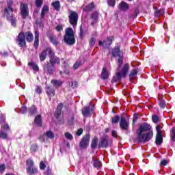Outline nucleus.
<instances>
[{
  "label": "nucleus",
  "mask_w": 175,
  "mask_h": 175,
  "mask_svg": "<svg viewBox=\"0 0 175 175\" xmlns=\"http://www.w3.org/2000/svg\"><path fill=\"white\" fill-rule=\"evenodd\" d=\"M151 125L148 123L144 122L139 124L137 130V139L141 143H147L152 139L154 133L151 131Z\"/></svg>",
  "instance_id": "1"
},
{
  "label": "nucleus",
  "mask_w": 175,
  "mask_h": 175,
  "mask_svg": "<svg viewBox=\"0 0 175 175\" xmlns=\"http://www.w3.org/2000/svg\"><path fill=\"white\" fill-rule=\"evenodd\" d=\"M64 42L68 46H73L76 43V38H75V33L73 29L68 27L65 29V35L64 36Z\"/></svg>",
  "instance_id": "2"
},
{
  "label": "nucleus",
  "mask_w": 175,
  "mask_h": 175,
  "mask_svg": "<svg viewBox=\"0 0 175 175\" xmlns=\"http://www.w3.org/2000/svg\"><path fill=\"white\" fill-rule=\"evenodd\" d=\"M118 70L116 72V80L120 81L122 77H126L128 72H129V64H125L121 67V65L118 63Z\"/></svg>",
  "instance_id": "3"
},
{
  "label": "nucleus",
  "mask_w": 175,
  "mask_h": 175,
  "mask_svg": "<svg viewBox=\"0 0 175 175\" xmlns=\"http://www.w3.org/2000/svg\"><path fill=\"white\" fill-rule=\"evenodd\" d=\"M111 54L112 57L118 58V64H119V65L124 64V53L120 50V46H116L114 49H112Z\"/></svg>",
  "instance_id": "4"
},
{
  "label": "nucleus",
  "mask_w": 175,
  "mask_h": 175,
  "mask_svg": "<svg viewBox=\"0 0 175 175\" xmlns=\"http://www.w3.org/2000/svg\"><path fill=\"white\" fill-rule=\"evenodd\" d=\"M26 165L27 166L26 171L29 175L36 174L38 173V168L33 166V160L29 159L26 161Z\"/></svg>",
  "instance_id": "5"
},
{
  "label": "nucleus",
  "mask_w": 175,
  "mask_h": 175,
  "mask_svg": "<svg viewBox=\"0 0 175 175\" xmlns=\"http://www.w3.org/2000/svg\"><path fill=\"white\" fill-rule=\"evenodd\" d=\"M16 43L19 47H25L27 42L25 41V33L21 31L16 38Z\"/></svg>",
  "instance_id": "6"
},
{
  "label": "nucleus",
  "mask_w": 175,
  "mask_h": 175,
  "mask_svg": "<svg viewBox=\"0 0 175 175\" xmlns=\"http://www.w3.org/2000/svg\"><path fill=\"white\" fill-rule=\"evenodd\" d=\"M68 18L70 24H71L73 28H75V27L77 25V21L79 20V14H77V12L75 11H70L68 16Z\"/></svg>",
  "instance_id": "7"
},
{
  "label": "nucleus",
  "mask_w": 175,
  "mask_h": 175,
  "mask_svg": "<svg viewBox=\"0 0 175 175\" xmlns=\"http://www.w3.org/2000/svg\"><path fill=\"white\" fill-rule=\"evenodd\" d=\"M156 131H157V135H156V144L157 146H159L160 144H162V142H163V137H162V126L159 124H158L156 126Z\"/></svg>",
  "instance_id": "8"
},
{
  "label": "nucleus",
  "mask_w": 175,
  "mask_h": 175,
  "mask_svg": "<svg viewBox=\"0 0 175 175\" xmlns=\"http://www.w3.org/2000/svg\"><path fill=\"white\" fill-rule=\"evenodd\" d=\"M91 139V135L90 134H87L84 136L81 141L79 143V147L81 150H84L88 147V144H90V139Z\"/></svg>",
  "instance_id": "9"
},
{
  "label": "nucleus",
  "mask_w": 175,
  "mask_h": 175,
  "mask_svg": "<svg viewBox=\"0 0 175 175\" xmlns=\"http://www.w3.org/2000/svg\"><path fill=\"white\" fill-rule=\"evenodd\" d=\"M21 14L23 17V18H27L28 17V15L29 14V10L28 9V5L26 3H22L21 4Z\"/></svg>",
  "instance_id": "10"
},
{
  "label": "nucleus",
  "mask_w": 175,
  "mask_h": 175,
  "mask_svg": "<svg viewBox=\"0 0 175 175\" xmlns=\"http://www.w3.org/2000/svg\"><path fill=\"white\" fill-rule=\"evenodd\" d=\"M114 38L113 36H110L107 38L106 40H105L103 42L102 41H99V46H103L105 49H107L111 43H113Z\"/></svg>",
  "instance_id": "11"
},
{
  "label": "nucleus",
  "mask_w": 175,
  "mask_h": 175,
  "mask_svg": "<svg viewBox=\"0 0 175 175\" xmlns=\"http://www.w3.org/2000/svg\"><path fill=\"white\" fill-rule=\"evenodd\" d=\"M90 19L92 20L91 25L94 27V25H96L98 24V22L99 21V12H94L92 13Z\"/></svg>",
  "instance_id": "12"
},
{
  "label": "nucleus",
  "mask_w": 175,
  "mask_h": 175,
  "mask_svg": "<svg viewBox=\"0 0 175 175\" xmlns=\"http://www.w3.org/2000/svg\"><path fill=\"white\" fill-rule=\"evenodd\" d=\"M120 126L122 131H128V129H129V123L124 117H121Z\"/></svg>",
  "instance_id": "13"
},
{
  "label": "nucleus",
  "mask_w": 175,
  "mask_h": 175,
  "mask_svg": "<svg viewBox=\"0 0 175 175\" xmlns=\"http://www.w3.org/2000/svg\"><path fill=\"white\" fill-rule=\"evenodd\" d=\"M110 143V139L107 135L103 137L100 141V146L104 148L109 147V144Z\"/></svg>",
  "instance_id": "14"
},
{
  "label": "nucleus",
  "mask_w": 175,
  "mask_h": 175,
  "mask_svg": "<svg viewBox=\"0 0 175 175\" xmlns=\"http://www.w3.org/2000/svg\"><path fill=\"white\" fill-rule=\"evenodd\" d=\"M7 5L8 7L4 10V14H12V13H13V8H12V5H13V0H8L7 1Z\"/></svg>",
  "instance_id": "15"
},
{
  "label": "nucleus",
  "mask_w": 175,
  "mask_h": 175,
  "mask_svg": "<svg viewBox=\"0 0 175 175\" xmlns=\"http://www.w3.org/2000/svg\"><path fill=\"white\" fill-rule=\"evenodd\" d=\"M6 122V119L3 118L1 120H0V124H1V129L3 131H10V126H9V124Z\"/></svg>",
  "instance_id": "16"
},
{
  "label": "nucleus",
  "mask_w": 175,
  "mask_h": 175,
  "mask_svg": "<svg viewBox=\"0 0 175 175\" xmlns=\"http://www.w3.org/2000/svg\"><path fill=\"white\" fill-rule=\"evenodd\" d=\"M81 111L83 117H88L90 114H91V111H92V109H91V107H90V106H88L83 107Z\"/></svg>",
  "instance_id": "17"
},
{
  "label": "nucleus",
  "mask_w": 175,
  "mask_h": 175,
  "mask_svg": "<svg viewBox=\"0 0 175 175\" xmlns=\"http://www.w3.org/2000/svg\"><path fill=\"white\" fill-rule=\"evenodd\" d=\"M7 19L10 20L11 21V24L12 27H16V18L13 17V13L5 14Z\"/></svg>",
  "instance_id": "18"
},
{
  "label": "nucleus",
  "mask_w": 175,
  "mask_h": 175,
  "mask_svg": "<svg viewBox=\"0 0 175 175\" xmlns=\"http://www.w3.org/2000/svg\"><path fill=\"white\" fill-rule=\"evenodd\" d=\"M34 47L35 49L39 47V30L35 31Z\"/></svg>",
  "instance_id": "19"
},
{
  "label": "nucleus",
  "mask_w": 175,
  "mask_h": 175,
  "mask_svg": "<svg viewBox=\"0 0 175 175\" xmlns=\"http://www.w3.org/2000/svg\"><path fill=\"white\" fill-rule=\"evenodd\" d=\"M39 57H40V61L41 62H43V61H44L47 58V51H46V49L43 50L42 51H41L40 53Z\"/></svg>",
  "instance_id": "20"
},
{
  "label": "nucleus",
  "mask_w": 175,
  "mask_h": 175,
  "mask_svg": "<svg viewBox=\"0 0 175 175\" xmlns=\"http://www.w3.org/2000/svg\"><path fill=\"white\" fill-rule=\"evenodd\" d=\"M25 38L27 42H32L33 40V34L31 31H27L25 33Z\"/></svg>",
  "instance_id": "21"
},
{
  "label": "nucleus",
  "mask_w": 175,
  "mask_h": 175,
  "mask_svg": "<svg viewBox=\"0 0 175 175\" xmlns=\"http://www.w3.org/2000/svg\"><path fill=\"white\" fill-rule=\"evenodd\" d=\"M46 94L50 98H51V96H54L55 95V90L54 88L48 86L46 87Z\"/></svg>",
  "instance_id": "22"
},
{
  "label": "nucleus",
  "mask_w": 175,
  "mask_h": 175,
  "mask_svg": "<svg viewBox=\"0 0 175 175\" xmlns=\"http://www.w3.org/2000/svg\"><path fill=\"white\" fill-rule=\"evenodd\" d=\"M119 8L120 10H123L124 12H125V10H128V9H129V5H128V3L126 2L122 1L119 4Z\"/></svg>",
  "instance_id": "23"
},
{
  "label": "nucleus",
  "mask_w": 175,
  "mask_h": 175,
  "mask_svg": "<svg viewBox=\"0 0 175 175\" xmlns=\"http://www.w3.org/2000/svg\"><path fill=\"white\" fill-rule=\"evenodd\" d=\"M49 40L51 43L53 44L54 46H58L59 41H58V38L55 36H49Z\"/></svg>",
  "instance_id": "24"
},
{
  "label": "nucleus",
  "mask_w": 175,
  "mask_h": 175,
  "mask_svg": "<svg viewBox=\"0 0 175 175\" xmlns=\"http://www.w3.org/2000/svg\"><path fill=\"white\" fill-rule=\"evenodd\" d=\"M62 107H64V105L62 103H59L57 105L56 111L55 113V116L58 118L59 116H61V110H62Z\"/></svg>",
  "instance_id": "25"
},
{
  "label": "nucleus",
  "mask_w": 175,
  "mask_h": 175,
  "mask_svg": "<svg viewBox=\"0 0 175 175\" xmlns=\"http://www.w3.org/2000/svg\"><path fill=\"white\" fill-rule=\"evenodd\" d=\"M101 78L103 80H106L109 79V71H107V69H106V68L105 67L103 68V71L101 73Z\"/></svg>",
  "instance_id": "26"
},
{
  "label": "nucleus",
  "mask_w": 175,
  "mask_h": 175,
  "mask_svg": "<svg viewBox=\"0 0 175 175\" xmlns=\"http://www.w3.org/2000/svg\"><path fill=\"white\" fill-rule=\"evenodd\" d=\"M50 64L51 66H54L55 64H59V58L54 56L53 57L50 58Z\"/></svg>",
  "instance_id": "27"
},
{
  "label": "nucleus",
  "mask_w": 175,
  "mask_h": 175,
  "mask_svg": "<svg viewBox=\"0 0 175 175\" xmlns=\"http://www.w3.org/2000/svg\"><path fill=\"white\" fill-rule=\"evenodd\" d=\"M51 84H53L55 88H58V87H61V85H62V81L55 79L51 80Z\"/></svg>",
  "instance_id": "28"
},
{
  "label": "nucleus",
  "mask_w": 175,
  "mask_h": 175,
  "mask_svg": "<svg viewBox=\"0 0 175 175\" xmlns=\"http://www.w3.org/2000/svg\"><path fill=\"white\" fill-rule=\"evenodd\" d=\"M34 122L38 126H42V116H37L34 120Z\"/></svg>",
  "instance_id": "29"
},
{
  "label": "nucleus",
  "mask_w": 175,
  "mask_h": 175,
  "mask_svg": "<svg viewBox=\"0 0 175 175\" xmlns=\"http://www.w3.org/2000/svg\"><path fill=\"white\" fill-rule=\"evenodd\" d=\"M52 6L55 10H57L58 12L59 11V9H61V3L59 2V1H56L52 3Z\"/></svg>",
  "instance_id": "30"
},
{
  "label": "nucleus",
  "mask_w": 175,
  "mask_h": 175,
  "mask_svg": "<svg viewBox=\"0 0 175 175\" xmlns=\"http://www.w3.org/2000/svg\"><path fill=\"white\" fill-rule=\"evenodd\" d=\"M94 8H95V5L94 4V3H91L90 4H88L85 7L84 10L85 12H91V10L94 9Z\"/></svg>",
  "instance_id": "31"
},
{
  "label": "nucleus",
  "mask_w": 175,
  "mask_h": 175,
  "mask_svg": "<svg viewBox=\"0 0 175 175\" xmlns=\"http://www.w3.org/2000/svg\"><path fill=\"white\" fill-rule=\"evenodd\" d=\"M46 53H48L50 58H53V57H55V53H54V51L53 50V49L49 47V48H46Z\"/></svg>",
  "instance_id": "32"
},
{
  "label": "nucleus",
  "mask_w": 175,
  "mask_h": 175,
  "mask_svg": "<svg viewBox=\"0 0 175 175\" xmlns=\"http://www.w3.org/2000/svg\"><path fill=\"white\" fill-rule=\"evenodd\" d=\"M163 14H165L164 9L157 10L154 12V15L156 17H159L161 16H163Z\"/></svg>",
  "instance_id": "33"
},
{
  "label": "nucleus",
  "mask_w": 175,
  "mask_h": 175,
  "mask_svg": "<svg viewBox=\"0 0 175 175\" xmlns=\"http://www.w3.org/2000/svg\"><path fill=\"white\" fill-rule=\"evenodd\" d=\"M47 12H49V6H47V5L44 6L42 9V11H41V17H42V18H43L44 17V16L46 15Z\"/></svg>",
  "instance_id": "34"
},
{
  "label": "nucleus",
  "mask_w": 175,
  "mask_h": 175,
  "mask_svg": "<svg viewBox=\"0 0 175 175\" xmlns=\"http://www.w3.org/2000/svg\"><path fill=\"white\" fill-rule=\"evenodd\" d=\"M137 75V70L136 69H133L130 75H129V79L130 80H132L133 79H135V77H136V76Z\"/></svg>",
  "instance_id": "35"
},
{
  "label": "nucleus",
  "mask_w": 175,
  "mask_h": 175,
  "mask_svg": "<svg viewBox=\"0 0 175 175\" xmlns=\"http://www.w3.org/2000/svg\"><path fill=\"white\" fill-rule=\"evenodd\" d=\"M29 114L30 116H34V114H36V107L34 105H32L29 110Z\"/></svg>",
  "instance_id": "36"
},
{
  "label": "nucleus",
  "mask_w": 175,
  "mask_h": 175,
  "mask_svg": "<svg viewBox=\"0 0 175 175\" xmlns=\"http://www.w3.org/2000/svg\"><path fill=\"white\" fill-rule=\"evenodd\" d=\"M94 166L96 169H100V167H102V163L99 160H95L94 162Z\"/></svg>",
  "instance_id": "37"
},
{
  "label": "nucleus",
  "mask_w": 175,
  "mask_h": 175,
  "mask_svg": "<svg viewBox=\"0 0 175 175\" xmlns=\"http://www.w3.org/2000/svg\"><path fill=\"white\" fill-rule=\"evenodd\" d=\"M98 146V138L95 137L91 144L92 148H96V146Z\"/></svg>",
  "instance_id": "38"
},
{
  "label": "nucleus",
  "mask_w": 175,
  "mask_h": 175,
  "mask_svg": "<svg viewBox=\"0 0 175 175\" xmlns=\"http://www.w3.org/2000/svg\"><path fill=\"white\" fill-rule=\"evenodd\" d=\"M44 135L48 137V139H54V133H53V131H48L44 133Z\"/></svg>",
  "instance_id": "39"
},
{
  "label": "nucleus",
  "mask_w": 175,
  "mask_h": 175,
  "mask_svg": "<svg viewBox=\"0 0 175 175\" xmlns=\"http://www.w3.org/2000/svg\"><path fill=\"white\" fill-rule=\"evenodd\" d=\"M120 122V116L116 115L111 119V123L112 124H118Z\"/></svg>",
  "instance_id": "40"
},
{
  "label": "nucleus",
  "mask_w": 175,
  "mask_h": 175,
  "mask_svg": "<svg viewBox=\"0 0 175 175\" xmlns=\"http://www.w3.org/2000/svg\"><path fill=\"white\" fill-rule=\"evenodd\" d=\"M171 140L175 142V127H173L171 131Z\"/></svg>",
  "instance_id": "41"
},
{
  "label": "nucleus",
  "mask_w": 175,
  "mask_h": 175,
  "mask_svg": "<svg viewBox=\"0 0 175 175\" xmlns=\"http://www.w3.org/2000/svg\"><path fill=\"white\" fill-rule=\"evenodd\" d=\"M29 66H31L33 68V70H38L39 67H38V65L33 62L29 63Z\"/></svg>",
  "instance_id": "42"
},
{
  "label": "nucleus",
  "mask_w": 175,
  "mask_h": 175,
  "mask_svg": "<svg viewBox=\"0 0 175 175\" xmlns=\"http://www.w3.org/2000/svg\"><path fill=\"white\" fill-rule=\"evenodd\" d=\"M36 5L37 8H42V5H43V1L42 0H35Z\"/></svg>",
  "instance_id": "43"
},
{
  "label": "nucleus",
  "mask_w": 175,
  "mask_h": 175,
  "mask_svg": "<svg viewBox=\"0 0 175 175\" xmlns=\"http://www.w3.org/2000/svg\"><path fill=\"white\" fill-rule=\"evenodd\" d=\"M0 139H8V133L0 131Z\"/></svg>",
  "instance_id": "44"
},
{
  "label": "nucleus",
  "mask_w": 175,
  "mask_h": 175,
  "mask_svg": "<svg viewBox=\"0 0 175 175\" xmlns=\"http://www.w3.org/2000/svg\"><path fill=\"white\" fill-rule=\"evenodd\" d=\"M152 120L154 124H157V122H158V121H159V118L157 115H153L152 116Z\"/></svg>",
  "instance_id": "45"
},
{
  "label": "nucleus",
  "mask_w": 175,
  "mask_h": 175,
  "mask_svg": "<svg viewBox=\"0 0 175 175\" xmlns=\"http://www.w3.org/2000/svg\"><path fill=\"white\" fill-rule=\"evenodd\" d=\"M65 137L68 139V140H72L73 139V135L69 133H65Z\"/></svg>",
  "instance_id": "46"
},
{
  "label": "nucleus",
  "mask_w": 175,
  "mask_h": 175,
  "mask_svg": "<svg viewBox=\"0 0 175 175\" xmlns=\"http://www.w3.org/2000/svg\"><path fill=\"white\" fill-rule=\"evenodd\" d=\"M107 3L109 6H112L113 8L116 5V0H108Z\"/></svg>",
  "instance_id": "47"
},
{
  "label": "nucleus",
  "mask_w": 175,
  "mask_h": 175,
  "mask_svg": "<svg viewBox=\"0 0 175 175\" xmlns=\"http://www.w3.org/2000/svg\"><path fill=\"white\" fill-rule=\"evenodd\" d=\"M31 150L33 152H36V151H38V145L33 144L31 147Z\"/></svg>",
  "instance_id": "48"
},
{
  "label": "nucleus",
  "mask_w": 175,
  "mask_h": 175,
  "mask_svg": "<svg viewBox=\"0 0 175 175\" xmlns=\"http://www.w3.org/2000/svg\"><path fill=\"white\" fill-rule=\"evenodd\" d=\"M56 31H57V32H61V31L64 30V27L62 25H58L56 27H55Z\"/></svg>",
  "instance_id": "49"
},
{
  "label": "nucleus",
  "mask_w": 175,
  "mask_h": 175,
  "mask_svg": "<svg viewBox=\"0 0 175 175\" xmlns=\"http://www.w3.org/2000/svg\"><path fill=\"white\" fill-rule=\"evenodd\" d=\"M40 169L41 170H44L46 169V164L43 161H41L40 163Z\"/></svg>",
  "instance_id": "50"
},
{
  "label": "nucleus",
  "mask_w": 175,
  "mask_h": 175,
  "mask_svg": "<svg viewBox=\"0 0 175 175\" xmlns=\"http://www.w3.org/2000/svg\"><path fill=\"white\" fill-rule=\"evenodd\" d=\"M46 69H47L48 73H49V75H53V68H51L50 67V64H47Z\"/></svg>",
  "instance_id": "51"
},
{
  "label": "nucleus",
  "mask_w": 175,
  "mask_h": 175,
  "mask_svg": "<svg viewBox=\"0 0 175 175\" xmlns=\"http://www.w3.org/2000/svg\"><path fill=\"white\" fill-rule=\"evenodd\" d=\"M169 163V161L167 160H163L160 163L161 166H166Z\"/></svg>",
  "instance_id": "52"
},
{
  "label": "nucleus",
  "mask_w": 175,
  "mask_h": 175,
  "mask_svg": "<svg viewBox=\"0 0 175 175\" xmlns=\"http://www.w3.org/2000/svg\"><path fill=\"white\" fill-rule=\"evenodd\" d=\"M95 42H96V40H95V38H92L90 40V46H92L94 44H95Z\"/></svg>",
  "instance_id": "53"
},
{
  "label": "nucleus",
  "mask_w": 175,
  "mask_h": 175,
  "mask_svg": "<svg viewBox=\"0 0 175 175\" xmlns=\"http://www.w3.org/2000/svg\"><path fill=\"white\" fill-rule=\"evenodd\" d=\"M36 92H37V94H42V87L37 86L36 89Z\"/></svg>",
  "instance_id": "54"
},
{
  "label": "nucleus",
  "mask_w": 175,
  "mask_h": 175,
  "mask_svg": "<svg viewBox=\"0 0 175 175\" xmlns=\"http://www.w3.org/2000/svg\"><path fill=\"white\" fill-rule=\"evenodd\" d=\"M27 107H21V113L22 114H25V113H27Z\"/></svg>",
  "instance_id": "55"
},
{
  "label": "nucleus",
  "mask_w": 175,
  "mask_h": 175,
  "mask_svg": "<svg viewBox=\"0 0 175 175\" xmlns=\"http://www.w3.org/2000/svg\"><path fill=\"white\" fill-rule=\"evenodd\" d=\"M82 134H83V129H79L77 131V136H81Z\"/></svg>",
  "instance_id": "56"
},
{
  "label": "nucleus",
  "mask_w": 175,
  "mask_h": 175,
  "mask_svg": "<svg viewBox=\"0 0 175 175\" xmlns=\"http://www.w3.org/2000/svg\"><path fill=\"white\" fill-rule=\"evenodd\" d=\"M0 172L1 173H3V172H5V164H1L0 165Z\"/></svg>",
  "instance_id": "57"
},
{
  "label": "nucleus",
  "mask_w": 175,
  "mask_h": 175,
  "mask_svg": "<svg viewBox=\"0 0 175 175\" xmlns=\"http://www.w3.org/2000/svg\"><path fill=\"white\" fill-rule=\"evenodd\" d=\"M44 136H46V135H40V137H39V140L41 141V142H46V139L44 138Z\"/></svg>",
  "instance_id": "58"
},
{
  "label": "nucleus",
  "mask_w": 175,
  "mask_h": 175,
  "mask_svg": "<svg viewBox=\"0 0 175 175\" xmlns=\"http://www.w3.org/2000/svg\"><path fill=\"white\" fill-rule=\"evenodd\" d=\"M80 66V62H77L74 66L73 68L74 69H77V68H79Z\"/></svg>",
  "instance_id": "59"
},
{
  "label": "nucleus",
  "mask_w": 175,
  "mask_h": 175,
  "mask_svg": "<svg viewBox=\"0 0 175 175\" xmlns=\"http://www.w3.org/2000/svg\"><path fill=\"white\" fill-rule=\"evenodd\" d=\"M111 135H112L113 137H117V136H118L117 131L116 130H113L111 132Z\"/></svg>",
  "instance_id": "60"
},
{
  "label": "nucleus",
  "mask_w": 175,
  "mask_h": 175,
  "mask_svg": "<svg viewBox=\"0 0 175 175\" xmlns=\"http://www.w3.org/2000/svg\"><path fill=\"white\" fill-rule=\"evenodd\" d=\"M0 55H2L3 57H8V51H3V53L0 52Z\"/></svg>",
  "instance_id": "61"
},
{
  "label": "nucleus",
  "mask_w": 175,
  "mask_h": 175,
  "mask_svg": "<svg viewBox=\"0 0 175 175\" xmlns=\"http://www.w3.org/2000/svg\"><path fill=\"white\" fill-rule=\"evenodd\" d=\"M137 14H139V10H136L134 12L133 18H135V17H137Z\"/></svg>",
  "instance_id": "62"
},
{
  "label": "nucleus",
  "mask_w": 175,
  "mask_h": 175,
  "mask_svg": "<svg viewBox=\"0 0 175 175\" xmlns=\"http://www.w3.org/2000/svg\"><path fill=\"white\" fill-rule=\"evenodd\" d=\"M137 116H138L137 114L134 115V118L133 119V122H136L137 121Z\"/></svg>",
  "instance_id": "63"
},
{
  "label": "nucleus",
  "mask_w": 175,
  "mask_h": 175,
  "mask_svg": "<svg viewBox=\"0 0 175 175\" xmlns=\"http://www.w3.org/2000/svg\"><path fill=\"white\" fill-rule=\"evenodd\" d=\"M160 107H162V109L165 108V102L163 101H160Z\"/></svg>",
  "instance_id": "64"
}]
</instances>
